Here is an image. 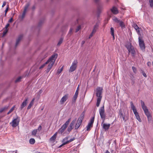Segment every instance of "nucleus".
Masks as SVG:
<instances>
[{"mask_svg": "<svg viewBox=\"0 0 153 153\" xmlns=\"http://www.w3.org/2000/svg\"><path fill=\"white\" fill-rule=\"evenodd\" d=\"M134 29L135 30L138 34L139 35L138 40L139 46L142 50L144 51L145 48V45L143 40L141 37L142 29L139 27L137 25L134 23Z\"/></svg>", "mask_w": 153, "mask_h": 153, "instance_id": "nucleus-1", "label": "nucleus"}, {"mask_svg": "<svg viewBox=\"0 0 153 153\" xmlns=\"http://www.w3.org/2000/svg\"><path fill=\"white\" fill-rule=\"evenodd\" d=\"M140 102L142 107L144 111L145 115L147 117L148 122H149L152 120V116L149 111L147 107L145 105L144 102L141 100Z\"/></svg>", "mask_w": 153, "mask_h": 153, "instance_id": "nucleus-2", "label": "nucleus"}, {"mask_svg": "<svg viewBox=\"0 0 153 153\" xmlns=\"http://www.w3.org/2000/svg\"><path fill=\"white\" fill-rule=\"evenodd\" d=\"M102 88L100 87H97L96 88L97 93L96 95L97 97L96 105L97 107L99 106L102 98Z\"/></svg>", "mask_w": 153, "mask_h": 153, "instance_id": "nucleus-3", "label": "nucleus"}, {"mask_svg": "<svg viewBox=\"0 0 153 153\" xmlns=\"http://www.w3.org/2000/svg\"><path fill=\"white\" fill-rule=\"evenodd\" d=\"M58 56V54H56L55 56L53 57V59L51 60V62H50V63L48 64V68L46 70V72L47 73H48L49 71L51 69V68L53 67V65L55 61L57 58Z\"/></svg>", "mask_w": 153, "mask_h": 153, "instance_id": "nucleus-4", "label": "nucleus"}, {"mask_svg": "<svg viewBox=\"0 0 153 153\" xmlns=\"http://www.w3.org/2000/svg\"><path fill=\"white\" fill-rule=\"evenodd\" d=\"M126 47L128 50L129 53H131L133 56L134 55V50L133 47L131 45L130 43H128L126 45Z\"/></svg>", "mask_w": 153, "mask_h": 153, "instance_id": "nucleus-5", "label": "nucleus"}, {"mask_svg": "<svg viewBox=\"0 0 153 153\" xmlns=\"http://www.w3.org/2000/svg\"><path fill=\"white\" fill-rule=\"evenodd\" d=\"M99 111L101 117L103 119V122L105 120V114L104 107V105L99 109Z\"/></svg>", "mask_w": 153, "mask_h": 153, "instance_id": "nucleus-6", "label": "nucleus"}, {"mask_svg": "<svg viewBox=\"0 0 153 153\" xmlns=\"http://www.w3.org/2000/svg\"><path fill=\"white\" fill-rule=\"evenodd\" d=\"M19 119L18 116L16 118L14 119L10 123V124H12V126L13 127L17 126L19 124Z\"/></svg>", "mask_w": 153, "mask_h": 153, "instance_id": "nucleus-7", "label": "nucleus"}, {"mask_svg": "<svg viewBox=\"0 0 153 153\" xmlns=\"http://www.w3.org/2000/svg\"><path fill=\"white\" fill-rule=\"evenodd\" d=\"M77 63V60H74V61L72 63L71 66L70 67V68L69 70V72H73L75 70L76 68Z\"/></svg>", "mask_w": 153, "mask_h": 153, "instance_id": "nucleus-8", "label": "nucleus"}, {"mask_svg": "<svg viewBox=\"0 0 153 153\" xmlns=\"http://www.w3.org/2000/svg\"><path fill=\"white\" fill-rule=\"evenodd\" d=\"M94 117H93L90 120V122L88 123L87 126L86 127L87 131H89L90 130V128L92 127L93 124L94 122Z\"/></svg>", "mask_w": 153, "mask_h": 153, "instance_id": "nucleus-9", "label": "nucleus"}, {"mask_svg": "<svg viewBox=\"0 0 153 153\" xmlns=\"http://www.w3.org/2000/svg\"><path fill=\"white\" fill-rule=\"evenodd\" d=\"M55 56V54L53 55L45 63L42 64L41 66H40V67L39 68V69H41L43 68L46 65L49 64L51 61V60L53 59V57Z\"/></svg>", "mask_w": 153, "mask_h": 153, "instance_id": "nucleus-10", "label": "nucleus"}, {"mask_svg": "<svg viewBox=\"0 0 153 153\" xmlns=\"http://www.w3.org/2000/svg\"><path fill=\"white\" fill-rule=\"evenodd\" d=\"M69 97V95L67 94L65 95L61 99L60 102L61 104H63Z\"/></svg>", "mask_w": 153, "mask_h": 153, "instance_id": "nucleus-11", "label": "nucleus"}, {"mask_svg": "<svg viewBox=\"0 0 153 153\" xmlns=\"http://www.w3.org/2000/svg\"><path fill=\"white\" fill-rule=\"evenodd\" d=\"M28 100V98H25V100L23 102L22 104L21 105L20 109L21 110H22L24 107L25 106L27 103V101Z\"/></svg>", "mask_w": 153, "mask_h": 153, "instance_id": "nucleus-12", "label": "nucleus"}, {"mask_svg": "<svg viewBox=\"0 0 153 153\" xmlns=\"http://www.w3.org/2000/svg\"><path fill=\"white\" fill-rule=\"evenodd\" d=\"M134 115L136 117V119L139 121L140 122H141L142 120L140 118V116L139 114L137 112L136 109L134 107Z\"/></svg>", "mask_w": 153, "mask_h": 153, "instance_id": "nucleus-13", "label": "nucleus"}, {"mask_svg": "<svg viewBox=\"0 0 153 153\" xmlns=\"http://www.w3.org/2000/svg\"><path fill=\"white\" fill-rule=\"evenodd\" d=\"M110 10L112 13L115 15L118 14L119 13L117 9L115 7H113Z\"/></svg>", "mask_w": 153, "mask_h": 153, "instance_id": "nucleus-14", "label": "nucleus"}, {"mask_svg": "<svg viewBox=\"0 0 153 153\" xmlns=\"http://www.w3.org/2000/svg\"><path fill=\"white\" fill-rule=\"evenodd\" d=\"M82 121L81 120H78L75 127V129H77L79 127L82 123Z\"/></svg>", "mask_w": 153, "mask_h": 153, "instance_id": "nucleus-15", "label": "nucleus"}, {"mask_svg": "<svg viewBox=\"0 0 153 153\" xmlns=\"http://www.w3.org/2000/svg\"><path fill=\"white\" fill-rule=\"evenodd\" d=\"M23 38V35H20L18 37V38L16 39V42L15 45V47H16L17 45H18L20 41Z\"/></svg>", "mask_w": 153, "mask_h": 153, "instance_id": "nucleus-16", "label": "nucleus"}, {"mask_svg": "<svg viewBox=\"0 0 153 153\" xmlns=\"http://www.w3.org/2000/svg\"><path fill=\"white\" fill-rule=\"evenodd\" d=\"M66 127L62 125L61 127L58 130V132L61 134L64 131Z\"/></svg>", "mask_w": 153, "mask_h": 153, "instance_id": "nucleus-17", "label": "nucleus"}, {"mask_svg": "<svg viewBox=\"0 0 153 153\" xmlns=\"http://www.w3.org/2000/svg\"><path fill=\"white\" fill-rule=\"evenodd\" d=\"M57 132H56L50 139V140L51 141L53 142H54L56 138L57 135Z\"/></svg>", "mask_w": 153, "mask_h": 153, "instance_id": "nucleus-18", "label": "nucleus"}, {"mask_svg": "<svg viewBox=\"0 0 153 153\" xmlns=\"http://www.w3.org/2000/svg\"><path fill=\"white\" fill-rule=\"evenodd\" d=\"M110 125V124H106L104 123L103 124V128L105 130H107L109 128Z\"/></svg>", "mask_w": 153, "mask_h": 153, "instance_id": "nucleus-19", "label": "nucleus"}, {"mask_svg": "<svg viewBox=\"0 0 153 153\" xmlns=\"http://www.w3.org/2000/svg\"><path fill=\"white\" fill-rule=\"evenodd\" d=\"M85 114V111H84L82 113L80 117L78 118V119L82 121L84 117Z\"/></svg>", "mask_w": 153, "mask_h": 153, "instance_id": "nucleus-20", "label": "nucleus"}, {"mask_svg": "<svg viewBox=\"0 0 153 153\" xmlns=\"http://www.w3.org/2000/svg\"><path fill=\"white\" fill-rule=\"evenodd\" d=\"M78 95V94H75L73 98V99L72 100V102H76V99Z\"/></svg>", "mask_w": 153, "mask_h": 153, "instance_id": "nucleus-21", "label": "nucleus"}, {"mask_svg": "<svg viewBox=\"0 0 153 153\" xmlns=\"http://www.w3.org/2000/svg\"><path fill=\"white\" fill-rule=\"evenodd\" d=\"M8 108V106H5L0 109V113H1L7 110Z\"/></svg>", "mask_w": 153, "mask_h": 153, "instance_id": "nucleus-22", "label": "nucleus"}, {"mask_svg": "<svg viewBox=\"0 0 153 153\" xmlns=\"http://www.w3.org/2000/svg\"><path fill=\"white\" fill-rule=\"evenodd\" d=\"M103 9V7L102 6L98 5L97 7V10L99 13H100Z\"/></svg>", "mask_w": 153, "mask_h": 153, "instance_id": "nucleus-23", "label": "nucleus"}, {"mask_svg": "<svg viewBox=\"0 0 153 153\" xmlns=\"http://www.w3.org/2000/svg\"><path fill=\"white\" fill-rule=\"evenodd\" d=\"M110 32L111 35L113 36V39H114V29L113 27H111L110 28Z\"/></svg>", "mask_w": 153, "mask_h": 153, "instance_id": "nucleus-24", "label": "nucleus"}, {"mask_svg": "<svg viewBox=\"0 0 153 153\" xmlns=\"http://www.w3.org/2000/svg\"><path fill=\"white\" fill-rule=\"evenodd\" d=\"M70 121L71 118H70L63 125L67 128Z\"/></svg>", "mask_w": 153, "mask_h": 153, "instance_id": "nucleus-25", "label": "nucleus"}, {"mask_svg": "<svg viewBox=\"0 0 153 153\" xmlns=\"http://www.w3.org/2000/svg\"><path fill=\"white\" fill-rule=\"evenodd\" d=\"M119 23L120 26L122 28L125 27V25L123 22L121 21H120L119 22H118Z\"/></svg>", "mask_w": 153, "mask_h": 153, "instance_id": "nucleus-26", "label": "nucleus"}, {"mask_svg": "<svg viewBox=\"0 0 153 153\" xmlns=\"http://www.w3.org/2000/svg\"><path fill=\"white\" fill-rule=\"evenodd\" d=\"M63 37H61L60 38L57 44V46H59L63 42Z\"/></svg>", "mask_w": 153, "mask_h": 153, "instance_id": "nucleus-27", "label": "nucleus"}, {"mask_svg": "<svg viewBox=\"0 0 153 153\" xmlns=\"http://www.w3.org/2000/svg\"><path fill=\"white\" fill-rule=\"evenodd\" d=\"M76 121V119H75L74 120H73L72 122L70 123L69 126H70V127H72L73 128V126H74V124Z\"/></svg>", "mask_w": 153, "mask_h": 153, "instance_id": "nucleus-28", "label": "nucleus"}, {"mask_svg": "<svg viewBox=\"0 0 153 153\" xmlns=\"http://www.w3.org/2000/svg\"><path fill=\"white\" fill-rule=\"evenodd\" d=\"M30 5V4L29 3H27L25 5V7H24V11L27 12V10L29 6Z\"/></svg>", "mask_w": 153, "mask_h": 153, "instance_id": "nucleus-29", "label": "nucleus"}, {"mask_svg": "<svg viewBox=\"0 0 153 153\" xmlns=\"http://www.w3.org/2000/svg\"><path fill=\"white\" fill-rule=\"evenodd\" d=\"M35 142V139L33 138H31L30 139L29 142L31 144H33Z\"/></svg>", "mask_w": 153, "mask_h": 153, "instance_id": "nucleus-30", "label": "nucleus"}, {"mask_svg": "<svg viewBox=\"0 0 153 153\" xmlns=\"http://www.w3.org/2000/svg\"><path fill=\"white\" fill-rule=\"evenodd\" d=\"M67 138H65L63 140L62 142H63V143L62 145H60L59 146V148L61 147H62L63 146L66 144H65V143H66V142L65 141V140H67Z\"/></svg>", "mask_w": 153, "mask_h": 153, "instance_id": "nucleus-31", "label": "nucleus"}, {"mask_svg": "<svg viewBox=\"0 0 153 153\" xmlns=\"http://www.w3.org/2000/svg\"><path fill=\"white\" fill-rule=\"evenodd\" d=\"M73 29L72 28H71L70 29V30L69 31L68 33V36H70L72 34V31H73Z\"/></svg>", "mask_w": 153, "mask_h": 153, "instance_id": "nucleus-32", "label": "nucleus"}, {"mask_svg": "<svg viewBox=\"0 0 153 153\" xmlns=\"http://www.w3.org/2000/svg\"><path fill=\"white\" fill-rule=\"evenodd\" d=\"M37 132V129L34 130L32 132L31 134L32 135L35 136Z\"/></svg>", "mask_w": 153, "mask_h": 153, "instance_id": "nucleus-33", "label": "nucleus"}, {"mask_svg": "<svg viewBox=\"0 0 153 153\" xmlns=\"http://www.w3.org/2000/svg\"><path fill=\"white\" fill-rule=\"evenodd\" d=\"M63 68V67L62 66L60 69H58L57 71V74H59L62 71Z\"/></svg>", "mask_w": 153, "mask_h": 153, "instance_id": "nucleus-34", "label": "nucleus"}, {"mask_svg": "<svg viewBox=\"0 0 153 153\" xmlns=\"http://www.w3.org/2000/svg\"><path fill=\"white\" fill-rule=\"evenodd\" d=\"M22 77L21 76L19 77L15 80V82L16 83L20 82L21 81V79H22Z\"/></svg>", "mask_w": 153, "mask_h": 153, "instance_id": "nucleus-35", "label": "nucleus"}, {"mask_svg": "<svg viewBox=\"0 0 153 153\" xmlns=\"http://www.w3.org/2000/svg\"><path fill=\"white\" fill-rule=\"evenodd\" d=\"M74 140H75V138L74 137L73 138L70 139L69 140H68L67 141H66V143H65V144H68V143H70V142Z\"/></svg>", "mask_w": 153, "mask_h": 153, "instance_id": "nucleus-36", "label": "nucleus"}, {"mask_svg": "<svg viewBox=\"0 0 153 153\" xmlns=\"http://www.w3.org/2000/svg\"><path fill=\"white\" fill-rule=\"evenodd\" d=\"M150 5L151 7H152L153 6V0H149Z\"/></svg>", "mask_w": 153, "mask_h": 153, "instance_id": "nucleus-37", "label": "nucleus"}, {"mask_svg": "<svg viewBox=\"0 0 153 153\" xmlns=\"http://www.w3.org/2000/svg\"><path fill=\"white\" fill-rule=\"evenodd\" d=\"M33 103H32L31 102H30L29 104L28 105L27 107V109H30L31 107L33 105Z\"/></svg>", "mask_w": 153, "mask_h": 153, "instance_id": "nucleus-38", "label": "nucleus"}, {"mask_svg": "<svg viewBox=\"0 0 153 153\" xmlns=\"http://www.w3.org/2000/svg\"><path fill=\"white\" fill-rule=\"evenodd\" d=\"M130 103L131 105V108L134 112V105L133 104V103L132 102H130Z\"/></svg>", "mask_w": 153, "mask_h": 153, "instance_id": "nucleus-39", "label": "nucleus"}, {"mask_svg": "<svg viewBox=\"0 0 153 153\" xmlns=\"http://www.w3.org/2000/svg\"><path fill=\"white\" fill-rule=\"evenodd\" d=\"M26 12L23 11L22 14V16H21V19H24V17H25Z\"/></svg>", "mask_w": 153, "mask_h": 153, "instance_id": "nucleus-40", "label": "nucleus"}, {"mask_svg": "<svg viewBox=\"0 0 153 153\" xmlns=\"http://www.w3.org/2000/svg\"><path fill=\"white\" fill-rule=\"evenodd\" d=\"M120 118H122L123 119V120H125V117L124 116L123 114V113H121V112L120 111Z\"/></svg>", "mask_w": 153, "mask_h": 153, "instance_id": "nucleus-41", "label": "nucleus"}, {"mask_svg": "<svg viewBox=\"0 0 153 153\" xmlns=\"http://www.w3.org/2000/svg\"><path fill=\"white\" fill-rule=\"evenodd\" d=\"M81 27L80 26H78L76 28L75 31V32L76 33L78 32L79 30L81 29Z\"/></svg>", "mask_w": 153, "mask_h": 153, "instance_id": "nucleus-42", "label": "nucleus"}, {"mask_svg": "<svg viewBox=\"0 0 153 153\" xmlns=\"http://www.w3.org/2000/svg\"><path fill=\"white\" fill-rule=\"evenodd\" d=\"M113 20L115 22H116V23H118L119 22V21L120 20H119L118 19L116 18V17H115L114 19H113Z\"/></svg>", "mask_w": 153, "mask_h": 153, "instance_id": "nucleus-43", "label": "nucleus"}, {"mask_svg": "<svg viewBox=\"0 0 153 153\" xmlns=\"http://www.w3.org/2000/svg\"><path fill=\"white\" fill-rule=\"evenodd\" d=\"M8 31V29H6L3 32V36H4L7 33Z\"/></svg>", "mask_w": 153, "mask_h": 153, "instance_id": "nucleus-44", "label": "nucleus"}, {"mask_svg": "<svg viewBox=\"0 0 153 153\" xmlns=\"http://www.w3.org/2000/svg\"><path fill=\"white\" fill-rule=\"evenodd\" d=\"M73 128L72 127H70V126H69L68 127V129H67V131L69 132H70L71 130Z\"/></svg>", "mask_w": 153, "mask_h": 153, "instance_id": "nucleus-45", "label": "nucleus"}, {"mask_svg": "<svg viewBox=\"0 0 153 153\" xmlns=\"http://www.w3.org/2000/svg\"><path fill=\"white\" fill-rule=\"evenodd\" d=\"M15 108V105H14L9 110V111L11 112H12L13 110H14Z\"/></svg>", "mask_w": 153, "mask_h": 153, "instance_id": "nucleus-46", "label": "nucleus"}, {"mask_svg": "<svg viewBox=\"0 0 153 153\" xmlns=\"http://www.w3.org/2000/svg\"><path fill=\"white\" fill-rule=\"evenodd\" d=\"M142 73L144 76L145 77H147L146 74L145 73V72L143 71H142Z\"/></svg>", "mask_w": 153, "mask_h": 153, "instance_id": "nucleus-47", "label": "nucleus"}, {"mask_svg": "<svg viewBox=\"0 0 153 153\" xmlns=\"http://www.w3.org/2000/svg\"><path fill=\"white\" fill-rule=\"evenodd\" d=\"M79 90V85H78V86L77 87L76 90V91L75 94H78V92Z\"/></svg>", "mask_w": 153, "mask_h": 153, "instance_id": "nucleus-48", "label": "nucleus"}, {"mask_svg": "<svg viewBox=\"0 0 153 153\" xmlns=\"http://www.w3.org/2000/svg\"><path fill=\"white\" fill-rule=\"evenodd\" d=\"M147 66L149 67H151V62H148L147 63Z\"/></svg>", "mask_w": 153, "mask_h": 153, "instance_id": "nucleus-49", "label": "nucleus"}, {"mask_svg": "<svg viewBox=\"0 0 153 153\" xmlns=\"http://www.w3.org/2000/svg\"><path fill=\"white\" fill-rule=\"evenodd\" d=\"M98 25L97 24H96L95 25V26H94V29H96V30H97V28H98Z\"/></svg>", "mask_w": 153, "mask_h": 153, "instance_id": "nucleus-50", "label": "nucleus"}, {"mask_svg": "<svg viewBox=\"0 0 153 153\" xmlns=\"http://www.w3.org/2000/svg\"><path fill=\"white\" fill-rule=\"evenodd\" d=\"M41 129H42V126L41 125H40L39 126L38 129H37V131L38 130L39 131L41 130Z\"/></svg>", "mask_w": 153, "mask_h": 153, "instance_id": "nucleus-51", "label": "nucleus"}, {"mask_svg": "<svg viewBox=\"0 0 153 153\" xmlns=\"http://www.w3.org/2000/svg\"><path fill=\"white\" fill-rule=\"evenodd\" d=\"M9 8V5H7V7L5 11V12L6 13H7V11H8Z\"/></svg>", "mask_w": 153, "mask_h": 153, "instance_id": "nucleus-52", "label": "nucleus"}, {"mask_svg": "<svg viewBox=\"0 0 153 153\" xmlns=\"http://www.w3.org/2000/svg\"><path fill=\"white\" fill-rule=\"evenodd\" d=\"M43 22L42 21H40L39 22V23L38 24V26L40 27L41 26V25H42V24Z\"/></svg>", "mask_w": 153, "mask_h": 153, "instance_id": "nucleus-53", "label": "nucleus"}, {"mask_svg": "<svg viewBox=\"0 0 153 153\" xmlns=\"http://www.w3.org/2000/svg\"><path fill=\"white\" fill-rule=\"evenodd\" d=\"M6 2L5 1H4L3 2V4L2 5V7H4L6 4Z\"/></svg>", "mask_w": 153, "mask_h": 153, "instance_id": "nucleus-54", "label": "nucleus"}, {"mask_svg": "<svg viewBox=\"0 0 153 153\" xmlns=\"http://www.w3.org/2000/svg\"><path fill=\"white\" fill-rule=\"evenodd\" d=\"M13 21V19L12 18H11L9 20L8 22L10 23L12 22Z\"/></svg>", "mask_w": 153, "mask_h": 153, "instance_id": "nucleus-55", "label": "nucleus"}, {"mask_svg": "<svg viewBox=\"0 0 153 153\" xmlns=\"http://www.w3.org/2000/svg\"><path fill=\"white\" fill-rule=\"evenodd\" d=\"M10 26V24H7V25L5 26V28L6 29H7V27Z\"/></svg>", "mask_w": 153, "mask_h": 153, "instance_id": "nucleus-56", "label": "nucleus"}, {"mask_svg": "<svg viewBox=\"0 0 153 153\" xmlns=\"http://www.w3.org/2000/svg\"><path fill=\"white\" fill-rule=\"evenodd\" d=\"M97 30L93 28V31H92V33L94 34L96 31Z\"/></svg>", "mask_w": 153, "mask_h": 153, "instance_id": "nucleus-57", "label": "nucleus"}, {"mask_svg": "<svg viewBox=\"0 0 153 153\" xmlns=\"http://www.w3.org/2000/svg\"><path fill=\"white\" fill-rule=\"evenodd\" d=\"M94 34L92 32L91 33V34H90V35L89 36V38H90L92 36H93V34Z\"/></svg>", "mask_w": 153, "mask_h": 153, "instance_id": "nucleus-58", "label": "nucleus"}, {"mask_svg": "<svg viewBox=\"0 0 153 153\" xmlns=\"http://www.w3.org/2000/svg\"><path fill=\"white\" fill-rule=\"evenodd\" d=\"M35 100V98H33V99L32 100H31V101L30 102H31L33 103V102H34V100Z\"/></svg>", "mask_w": 153, "mask_h": 153, "instance_id": "nucleus-59", "label": "nucleus"}, {"mask_svg": "<svg viewBox=\"0 0 153 153\" xmlns=\"http://www.w3.org/2000/svg\"><path fill=\"white\" fill-rule=\"evenodd\" d=\"M42 90H40L39 91V93L40 94L42 93Z\"/></svg>", "mask_w": 153, "mask_h": 153, "instance_id": "nucleus-60", "label": "nucleus"}, {"mask_svg": "<svg viewBox=\"0 0 153 153\" xmlns=\"http://www.w3.org/2000/svg\"><path fill=\"white\" fill-rule=\"evenodd\" d=\"M99 0H94L95 1L96 3L98 2L99 1Z\"/></svg>", "mask_w": 153, "mask_h": 153, "instance_id": "nucleus-61", "label": "nucleus"}, {"mask_svg": "<svg viewBox=\"0 0 153 153\" xmlns=\"http://www.w3.org/2000/svg\"><path fill=\"white\" fill-rule=\"evenodd\" d=\"M105 153H110V152L108 150H107Z\"/></svg>", "mask_w": 153, "mask_h": 153, "instance_id": "nucleus-62", "label": "nucleus"}, {"mask_svg": "<svg viewBox=\"0 0 153 153\" xmlns=\"http://www.w3.org/2000/svg\"><path fill=\"white\" fill-rule=\"evenodd\" d=\"M85 41H82V45H83V44H84V43H85Z\"/></svg>", "mask_w": 153, "mask_h": 153, "instance_id": "nucleus-63", "label": "nucleus"}, {"mask_svg": "<svg viewBox=\"0 0 153 153\" xmlns=\"http://www.w3.org/2000/svg\"><path fill=\"white\" fill-rule=\"evenodd\" d=\"M11 112L10 111H9L7 113V114H9L10 113H11Z\"/></svg>", "mask_w": 153, "mask_h": 153, "instance_id": "nucleus-64", "label": "nucleus"}]
</instances>
